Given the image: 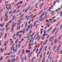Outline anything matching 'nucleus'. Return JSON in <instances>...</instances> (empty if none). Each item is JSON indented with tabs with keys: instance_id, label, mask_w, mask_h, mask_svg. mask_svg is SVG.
Instances as JSON below:
<instances>
[{
	"instance_id": "obj_1",
	"label": "nucleus",
	"mask_w": 62,
	"mask_h": 62,
	"mask_svg": "<svg viewBox=\"0 0 62 62\" xmlns=\"http://www.w3.org/2000/svg\"><path fill=\"white\" fill-rule=\"evenodd\" d=\"M16 23H17L16 22L14 23V22H13L11 23V25H12V27H14V26H16Z\"/></svg>"
},
{
	"instance_id": "obj_2",
	"label": "nucleus",
	"mask_w": 62,
	"mask_h": 62,
	"mask_svg": "<svg viewBox=\"0 0 62 62\" xmlns=\"http://www.w3.org/2000/svg\"><path fill=\"white\" fill-rule=\"evenodd\" d=\"M54 36L51 37L50 39H49V41H52L53 40V39H54Z\"/></svg>"
},
{
	"instance_id": "obj_3",
	"label": "nucleus",
	"mask_w": 62,
	"mask_h": 62,
	"mask_svg": "<svg viewBox=\"0 0 62 62\" xmlns=\"http://www.w3.org/2000/svg\"><path fill=\"white\" fill-rule=\"evenodd\" d=\"M8 16H6V17L5 18L4 21L5 22H6V21H7V20H8Z\"/></svg>"
},
{
	"instance_id": "obj_4",
	"label": "nucleus",
	"mask_w": 62,
	"mask_h": 62,
	"mask_svg": "<svg viewBox=\"0 0 62 62\" xmlns=\"http://www.w3.org/2000/svg\"><path fill=\"white\" fill-rule=\"evenodd\" d=\"M56 2H57V3L59 2V1L56 0V1H54L53 3V6H54V5H55Z\"/></svg>"
},
{
	"instance_id": "obj_5",
	"label": "nucleus",
	"mask_w": 62,
	"mask_h": 62,
	"mask_svg": "<svg viewBox=\"0 0 62 62\" xmlns=\"http://www.w3.org/2000/svg\"><path fill=\"white\" fill-rule=\"evenodd\" d=\"M44 5V3H42L39 5V8L40 9H41V6H43Z\"/></svg>"
},
{
	"instance_id": "obj_6",
	"label": "nucleus",
	"mask_w": 62,
	"mask_h": 62,
	"mask_svg": "<svg viewBox=\"0 0 62 62\" xmlns=\"http://www.w3.org/2000/svg\"><path fill=\"white\" fill-rule=\"evenodd\" d=\"M20 26H18L17 27V28L16 29V30H18H18H19L20 29Z\"/></svg>"
},
{
	"instance_id": "obj_7",
	"label": "nucleus",
	"mask_w": 62,
	"mask_h": 62,
	"mask_svg": "<svg viewBox=\"0 0 62 62\" xmlns=\"http://www.w3.org/2000/svg\"><path fill=\"white\" fill-rule=\"evenodd\" d=\"M20 2H21V1H19V2H18L17 3V8H19V6L18 5H19V4H20Z\"/></svg>"
},
{
	"instance_id": "obj_8",
	"label": "nucleus",
	"mask_w": 62,
	"mask_h": 62,
	"mask_svg": "<svg viewBox=\"0 0 62 62\" xmlns=\"http://www.w3.org/2000/svg\"><path fill=\"white\" fill-rule=\"evenodd\" d=\"M4 26V23H3L2 24L1 23L0 24V27H3Z\"/></svg>"
},
{
	"instance_id": "obj_9",
	"label": "nucleus",
	"mask_w": 62,
	"mask_h": 62,
	"mask_svg": "<svg viewBox=\"0 0 62 62\" xmlns=\"http://www.w3.org/2000/svg\"><path fill=\"white\" fill-rule=\"evenodd\" d=\"M30 26H31V25H29L28 28L27 29V30H26V31H27L28 30V29H29V28H30Z\"/></svg>"
},
{
	"instance_id": "obj_10",
	"label": "nucleus",
	"mask_w": 62,
	"mask_h": 62,
	"mask_svg": "<svg viewBox=\"0 0 62 62\" xmlns=\"http://www.w3.org/2000/svg\"><path fill=\"white\" fill-rule=\"evenodd\" d=\"M26 53L27 54V53H28H28H29V52H30V50H27L26 51Z\"/></svg>"
},
{
	"instance_id": "obj_11",
	"label": "nucleus",
	"mask_w": 62,
	"mask_h": 62,
	"mask_svg": "<svg viewBox=\"0 0 62 62\" xmlns=\"http://www.w3.org/2000/svg\"><path fill=\"white\" fill-rule=\"evenodd\" d=\"M51 53L50 52L49 54V55L48 57V59H49V58L50 57V56H51Z\"/></svg>"
},
{
	"instance_id": "obj_12",
	"label": "nucleus",
	"mask_w": 62,
	"mask_h": 62,
	"mask_svg": "<svg viewBox=\"0 0 62 62\" xmlns=\"http://www.w3.org/2000/svg\"><path fill=\"white\" fill-rule=\"evenodd\" d=\"M14 61H15V58H13L12 60V61L11 62H13Z\"/></svg>"
},
{
	"instance_id": "obj_13",
	"label": "nucleus",
	"mask_w": 62,
	"mask_h": 62,
	"mask_svg": "<svg viewBox=\"0 0 62 62\" xmlns=\"http://www.w3.org/2000/svg\"><path fill=\"white\" fill-rule=\"evenodd\" d=\"M1 58H0V61H1L3 59V57L2 56H1Z\"/></svg>"
},
{
	"instance_id": "obj_14",
	"label": "nucleus",
	"mask_w": 62,
	"mask_h": 62,
	"mask_svg": "<svg viewBox=\"0 0 62 62\" xmlns=\"http://www.w3.org/2000/svg\"><path fill=\"white\" fill-rule=\"evenodd\" d=\"M9 24V23H8L7 24L6 26V28H8V25Z\"/></svg>"
},
{
	"instance_id": "obj_15",
	"label": "nucleus",
	"mask_w": 62,
	"mask_h": 62,
	"mask_svg": "<svg viewBox=\"0 0 62 62\" xmlns=\"http://www.w3.org/2000/svg\"><path fill=\"white\" fill-rule=\"evenodd\" d=\"M17 48H16L15 50H14V51L15 53H16V52H17Z\"/></svg>"
},
{
	"instance_id": "obj_16",
	"label": "nucleus",
	"mask_w": 62,
	"mask_h": 62,
	"mask_svg": "<svg viewBox=\"0 0 62 62\" xmlns=\"http://www.w3.org/2000/svg\"><path fill=\"white\" fill-rule=\"evenodd\" d=\"M30 25H31V29L32 28V27H33V24H32L31 23Z\"/></svg>"
},
{
	"instance_id": "obj_17",
	"label": "nucleus",
	"mask_w": 62,
	"mask_h": 62,
	"mask_svg": "<svg viewBox=\"0 0 62 62\" xmlns=\"http://www.w3.org/2000/svg\"><path fill=\"white\" fill-rule=\"evenodd\" d=\"M21 50H19L18 53L17 54H20L21 53Z\"/></svg>"
},
{
	"instance_id": "obj_18",
	"label": "nucleus",
	"mask_w": 62,
	"mask_h": 62,
	"mask_svg": "<svg viewBox=\"0 0 62 62\" xmlns=\"http://www.w3.org/2000/svg\"><path fill=\"white\" fill-rule=\"evenodd\" d=\"M31 34V31H30V32H29L28 34V35L29 36V35Z\"/></svg>"
},
{
	"instance_id": "obj_19",
	"label": "nucleus",
	"mask_w": 62,
	"mask_h": 62,
	"mask_svg": "<svg viewBox=\"0 0 62 62\" xmlns=\"http://www.w3.org/2000/svg\"><path fill=\"white\" fill-rule=\"evenodd\" d=\"M9 27H8V28H7L6 30V31H7L8 30H9Z\"/></svg>"
},
{
	"instance_id": "obj_20",
	"label": "nucleus",
	"mask_w": 62,
	"mask_h": 62,
	"mask_svg": "<svg viewBox=\"0 0 62 62\" xmlns=\"http://www.w3.org/2000/svg\"><path fill=\"white\" fill-rule=\"evenodd\" d=\"M4 31H3V32H2L1 34H0V35H1V36H3V34H4Z\"/></svg>"
},
{
	"instance_id": "obj_21",
	"label": "nucleus",
	"mask_w": 62,
	"mask_h": 62,
	"mask_svg": "<svg viewBox=\"0 0 62 62\" xmlns=\"http://www.w3.org/2000/svg\"><path fill=\"white\" fill-rule=\"evenodd\" d=\"M38 4H39L37 3V4H36L35 5V7H36V8H38V6H37V5H38Z\"/></svg>"
},
{
	"instance_id": "obj_22",
	"label": "nucleus",
	"mask_w": 62,
	"mask_h": 62,
	"mask_svg": "<svg viewBox=\"0 0 62 62\" xmlns=\"http://www.w3.org/2000/svg\"><path fill=\"white\" fill-rule=\"evenodd\" d=\"M21 21H19V23L18 24V25H20V24H21Z\"/></svg>"
},
{
	"instance_id": "obj_23",
	"label": "nucleus",
	"mask_w": 62,
	"mask_h": 62,
	"mask_svg": "<svg viewBox=\"0 0 62 62\" xmlns=\"http://www.w3.org/2000/svg\"><path fill=\"white\" fill-rule=\"evenodd\" d=\"M31 43H29L28 45L29 47H30L31 46Z\"/></svg>"
},
{
	"instance_id": "obj_24",
	"label": "nucleus",
	"mask_w": 62,
	"mask_h": 62,
	"mask_svg": "<svg viewBox=\"0 0 62 62\" xmlns=\"http://www.w3.org/2000/svg\"><path fill=\"white\" fill-rule=\"evenodd\" d=\"M23 18H22L21 19H19V20H18V21H21V20H23Z\"/></svg>"
},
{
	"instance_id": "obj_25",
	"label": "nucleus",
	"mask_w": 62,
	"mask_h": 62,
	"mask_svg": "<svg viewBox=\"0 0 62 62\" xmlns=\"http://www.w3.org/2000/svg\"><path fill=\"white\" fill-rule=\"evenodd\" d=\"M15 16H13V21H14V18H15Z\"/></svg>"
},
{
	"instance_id": "obj_26",
	"label": "nucleus",
	"mask_w": 62,
	"mask_h": 62,
	"mask_svg": "<svg viewBox=\"0 0 62 62\" xmlns=\"http://www.w3.org/2000/svg\"><path fill=\"white\" fill-rule=\"evenodd\" d=\"M16 10H14L13 12H12V13H15V12H16Z\"/></svg>"
},
{
	"instance_id": "obj_27",
	"label": "nucleus",
	"mask_w": 62,
	"mask_h": 62,
	"mask_svg": "<svg viewBox=\"0 0 62 62\" xmlns=\"http://www.w3.org/2000/svg\"><path fill=\"white\" fill-rule=\"evenodd\" d=\"M30 8V6H28V8H27V9H29Z\"/></svg>"
},
{
	"instance_id": "obj_28",
	"label": "nucleus",
	"mask_w": 62,
	"mask_h": 62,
	"mask_svg": "<svg viewBox=\"0 0 62 62\" xmlns=\"http://www.w3.org/2000/svg\"><path fill=\"white\" fill-rule=\"evenodd\" d=\"M62 12H61L60 14V16H62Z\"/></svg>"
},
{
	"instance_id": "obj_29",
	"label": "nucleus",
	"mask_w": 62,
	"mask_h": 62,
	"mask_svg": "<svg viewBox=\"0 0 62 62\" xmlns=\"http://www.w3.org/2000/svg\"><path fill=\"white\" fill-rule=\"evenodd\" d=\"M26 3L23 6V7H25L26 6Z\"/></svg>"
},
{
	"instance_id": "obj_30",
	"label": "nucleus",
	"mask_w": 62,
	"mask_h": 62,
	"mask_svg": "<svg viewBox=\"0 0 62 62\" xmlns=\"http://www.w3.org/2000/svg\"><path fill=\"white\" fill-rule=\"evenodd\" d=\"M51 12L52 13H54V11H51Z\"/></svg>"
},
{
	"instance_id": "obj_31",
	"label": "nucleus",
	"mask_w": 62,
	"mask_h": 62,
	"mask_svg": "<svg viewBox=\"0 0 62 62\" xmlns=\"http://www.w3.org/2000/svg\"><path fill=\"white\" fill-rule=\"evenodd\" d=\"M28 10V9H27L24 12V13H26L27 11V10Z\"/></svg>"
},
{
	"instance_id": "obj_32",
	"label": "nucleus",
	"mask_w": 62,
	"mask_h": 62,
	"mask_svg": "<svg viewBox=\"0 0 62 62\" xmlns=\"http://www.w3.org/2000/svg\"><path fill=\"white\" fill-rule=\"evenodd\" d=\"M25 26H26V27H27V22L26 23Z\"/></svg>"
},
{
	"instance_id": "obj_33",
	"label": "nucleus",
	"mask_w": 62,
	"mask_h": 62,
	"mask_svg": "<svg viewBox=\"0 0 62 62\" xmlns=\"http://www.w3.org/2000/svg\"><path fill=\"white\" fill-rule=\"evenodd\" d=\"M32 53H33L32 52H30V53H29L28 55H30V54H32Z\"/></svg>"
},
{
	"instance_id": "obj_34",
	"label": "nucleus",
	"mask_w": 62,
	"mask_h": 62,
	"mask_svg": "<svg viewBox=\"0 0 62 62\" xmlns=\"http://www.w3.org/2000/svg\"><path fill=\"white\" fill-rule=\"evenodd\" d=\"M12 11H13V10H11V11L9 13V14H10V13H12Z\"/></svg>"
},
{
	"instance_id": "obj_35",
	"label": "nucleus",
	"mask_w": 62,
	"mask_h": 62,
	"mask_svg": "<svg viewBox=\"0 0 62 62\" xmlns=\"http://www.w3.org/2000/svg\"><path fill=\"white\" fill-rule=\"evenodd\" d=\"M22 62H23V58H22Z\"/></svg>"
},
{
	"instance_id": "obj_36",
	"label": "nucleus",
	"mask_w": 62,
	"mask_h": 62,
	"mask_svg": "<svg viewBox=\"0 0 62 62\" xmlns=\"http://www.w3.org/2000/svg\"><path fill=\"white\" fill-rule=\"evenodd\" d=\"M18 42V40H16V42H15V43L16 44H17V43Z\"/></svg>"
},
{
	"instance_id": "obj_37",
	"label": "nucleus",
	"mask_w": 62,
	"mask_h": 62,
	"mask_svg": "<svg viewBox=\"0 0 62 62\" xmlns=\"http://www.w3.org/2000/svg\"><path fill=\"white\" fill-rule=\"evenodd\" d=\"M20 32H23V34H24V33H25V31H20Z\"/></svg>"
},
{
	"instance_id": "obj_38",
	"label": "nucleus",
	"mask_w": 62,
	"mask_h": 62,
	"mask_svg": "<svg viewBox=\"0 0 62 62\" xmlns=\"http://www.w3.org/2000/svg\"><path fill=\"white\" fill-rule=\"evenodd\" d=\"M57 33H58V31H56L55 34V35H56L57 34Z\"/></svg>"
},
{
	"instance_id": "obj_39",
	"label": "nucleus",
	"mask_w": 62,
	"mask_h": 62,
	"mask_svg": "<svg viewBox=\"0 0 62 62\" xmlns=\"http://www.w3.org/2000/svg\"><path fill=\"white\" fill-rule=\"evenodd\" d=\"M3 10V9H1L0 11V13H1L2 12V11Z\"/></svg>"
},
{
	"instance_id": "obj_40",
	"label": "nucleus",
	"mask_w": 62,
	"mask_h": 62,
	"mask_svg": "<svg viewBox=\"0 0 62 62\" xmlns=\"http://www.w3.org/2000/svg\"><path fill=\"white\" fill-rule=\"evenodd\" d=\"M56 47V46H54V48H53L54 51V50H55V48Z\"/></svg>"
},
{
	"instance_id": "obj_41",
	"label": "nucleus",
	"mask_w": 62,
	"mask_h": 62,
	"mask_svg": "<svg viewBox=\"0 0 62 62\" xmlns=\"http://www.w3.org/2000/svg\"><path fill=\"white\" fill-rule=\"evenodd\" d=\"M43 41H42L40 42L41 45L42 44V43H43Z\"/></svg>"
},
{
	"instance_id": "obj_42",
	"label": "nucleus",
	"mask_w": 62,
	"mask_h": 62,
	"mask_svg": "<svg viewBox=\"0 0 62 62\" xmlns=\"http://www.w3.org/2000/svg\"><path fill=\"white\" fill-rule=\"evenodd\" d=\"M53 44H54V43H53V41H52L51 43V45H53Z\"/></svg>"
},
{
	"instance_id": "obj_43",
	"label": "nucleus",
	"mask_w": 62,
	"mask_h": 62,
	"mask_svg": "<svg viewBox=\"0 0 62 62\" xmlns=\"http://www.w3.org/2000/svg\"><path fill=\"white\" fill-rule=\"evenodd\" d=\"M26 29L24 28L23 29V31H25V30Z\"/></svg>"
},
{
	"instance_id": "obj_44",
	"label": "nucleus",
	"mask_w": 62,
	"mask_h": 62,
	"mask_svg": "<svg viewBox=\"0 0 62 62\" xmlns=\"http://www.w3.org/2000/svg\"><path fill=\"white\" fill-rule=\"evenodd\" d=\"M36 58V57H33V58L32 59V60H33V59H35Z\"/></svg>"
},
{
	"instance_id": "obj_45",
	"label": "nucleus",
	"mask_w": 62,
	"mask_h": 62,
	"mask_svg": "<svg viewBox=\"0 0 62 62\" xmlns=\"http://www.w3.org/2000/svg\"><path fill=\"white\" fill-rule=\"evenodd\" d=\"M39 17L40 18V19L42 18V16L41 15L39 16Z\"/></svg>"
},
{
	"instance_id": "obj_46",
	"label": "nucleus",
	"mask_w": 62,
	"mask_h": 62,
	"mask_svg": "<svg viewBox=\"0 0 62 62\" xmlns=\"http://www.w3.org/2000/svg\"><path fill=\"white\" fill-rule=\"evenodd\" d=\"M36 23L35 22L34 23V24L33 25L34 26H36Z\"/></svg>"
},
{
	"instance_id": "obj_47",
	"label": "nucleus",
	"mask_w": 62,
	"mask_h": 62,
	"mask_svg": "<svg viewBox=\"0 0 62 62\" xmlns=\"http://www.w3.org/2000/svg\"><path fill=\"white\" fill-rule=\"evenodd\" d=\"M45 12H44L43 14H42L41 15L42 16H43V15H44V14H45Z\"/></svg>"
},
{
	"instance_id": "obj_48",
	"label": "nucleus",
	"mask_w": 62,
	"mask_h": 62,
	"mask_svg": "<svg viewBox=\"0 0 62 62\" xmlns=\"http://www.w3.org/2000/svg\"><path fill=\"white\" fill-rule=\"evenodd\" d=\"M12 20H11L9 22V23H10L11 22H12Z\"/></svg>"
},
{
	"instance_id": "obj_49",
	"label": "nucleus",
	"mask_w": 62,
	"mask_h": 62,
	"mask_svg": "<svg viewBox=\"0 0 62 62\" xmlns=\"http://www.w3.org/2000/svg\"><path fill=\"white\" fill-rule=\"evenodd\" d=\"M30 22H31V20H30L28 22V24H29L30 23H31Z\"/></svg>"
},
{
	"instance_id": "obj_50",
	"label": "nucleus",
	"mask_w": 62,
	"mask_h": 62,
	"mask_svg": "<svg viewBox=\"0 0 62 62\" xmlns=\"http://www.w3.org/2000/svg\"><path fill=\"white\" fill-rule=\"evenodd\" d=\"M4 51V49H2L1 50V53H3Z\"/></svg>"
},
{
	"instance_id": "obj_51",
	"label": "nucleus",
	"mask_w": 62,
	"mask_h": 62,
	"mask_svg": "<svg viewBox=\"0 0 62 62\" xmlns=\"http://www.w3.org/2000/svg\"><path fill=\"white\" fill-rule=\"evenodd\" d=\"M59 24V22H58L57 24L56 25V26H57V25H58Z\"/></svg>"
},
{
	"instance_id": "obj_52",
	"label": "nucleus",
	"mask_w": 62,
	"mask_h": 62,
	"mask_svg": "<svg viewBox=\"0 0 62 62\" xmlns=\"http://www.w3.org/2000/svg\"><path fill=\"white\" fill-rule=\"evenodd\" d=\"M34 34H35V32H33L32 33V35L31 36H33V35H34Z\"/></svg>"
},
{
	"instance_id": "obj_53",
	"label": "nucleus",
	"mask_w": 62,
	"mask_h": 62,
	"mask_svg": "<svg viewBox=\"0 0 62 62\" xmlns=\"http://www.w3.org/2000/svg\"><path fill=\"white\" fill-rule=\"evenodd\" d=\"M56 30V28H55L54 30L53 31H55V30Z\"/></svg>"
},
{
	"instance_id": "obj_54",
	"label": "nucleus",
	"mask_w": 62,
	"mask_h": 62,
	"mask_svg": "<svg viewBox=\"0 0 62 62\" xmlns=\"http://www.w3.org/2000/svg\"><path fill=\"white\" fill-rule=\"evenodd\" d=\"M14 44H13V45H12V47H13L14 46V45H15Z\"/></svg>"
},
{
	"instance_id": "obj_55",
	"label": "nucleus",
	"mask_w": 62,
	"mask_h": 62,
	"mask_svg": "<svg viewBox=\"0 0 62 62\" xmlns=\"http://www.w3.org/2000/svg\"><path fill=\"white\" fill-rule=\"evenodd\" d=\"M50 35H48L46 38V39H48Z\"/></svg>"
},
{
	"instance_id": "obj_56",
	"label": "nucleus",
	"mask_w": 62,
	"mask_h": 62,
	"mask_svg": "<svg viewBox=\"0 0 62 62\" xmlns=\"http://www.w3.org/2000/svg\"><path fill=\"white\" fill-rule=\"evenodd\" d=\"M40 58H42V54H41L40 55Z\"/></svg>"
},
{
	"instance_id": "obj_57",
	"label": "nucleus",
	"mask_w": 62,
	"mask_h": 62,
	"mask_svg": "<svg viewBox=\"0 0 62 62\" xmlns=\"http://www.w3.org/2000/svg\"><path fill=\"white\" fill-rule=\"evenodd\" d=\"M48 11H49V12H50V11H51V10L50 9H48Z\"/></svg>"
},
{
	"instance_id": "obj_58",
	"label": "nucleus",
	"mask_w": 62,
	"mask_h": 62,
	"mask_svg": "<svg viewBox=\"0 0 62 62\" xmlns=\"http://www.w3.org/2000/svg\"><path fill=\"white\" fill-rule=\"evenodd\" d=\"M36 50V48H34L33 50V52H34L35 51V50Z\"/></svg>"
},
{
	"instance_id": "obj_59",
	"label": "nucleus",
	"mask_w": 62,
	"mask_h": 62,
	"mask_svg": "<svg viewBox=\"0 0 62 62\" xmlns=\"http://www.w3.org/2000/svg\"><path fill=\"white\" fill-rule=\"evenodd\" d=\"M46 22V23H48V22H49V20H47Z\"/></svg>"
},
{
	"instance_id": "obj_60",
	"label": "nucleus",
	"mask_w": 62,
	"mask_h": 62,
	"mask_svg": "<svg viewBox=\"0 0 62 62\" xmlns=\"http://www.w3.org/2000/svg\"><path fill=\"white\" fill-rule=\"evenodd\" d=\"M59 30V28H58L56 30V31H58V30Z\"/></svg>"
},
{
	"instance_id": "obj_61",
	"label": "nucleus",
	"mask_w": 62,
	"mask_h": 62,
	"mask_svg": "<svg viewBox=\"0 0 62 62\" xmlns=\"http://www.w3.org/2000/svg\"><path fill=\"white\" fill-rule=\"evenodd\" d=\"M4 30H5V28H4L3 29H2L1 30V31H4Z\"/></svg>"
},
{
	"instance_id": "obj_62",
	"label": "nucleus",
	"mask_w": 62,
	"mask_h": 62,
	"mask_svg": "<svg viewBox=\"0 0 62 62\" xmlns=\"http://www.w3.org/2000/svg\"><path fill=\"white\" fill-rule=\"evenodd\" d=\"M20 46H21V45H20L19 44L18 46V47H19V48H20Z\"/></svg>"
},
{
	"instance_id": "obj_63",
	"label": "nucleus",
	"mask_w": 62,
	"mask_h": 62,
	"mask_svg": "<svg viewBox=\"0 0 62 62\" xmlns=\"http://www.w3.org/2000/svg\"><path fill=\"white\" fill-rule=\"evenodd\" d=\"M15 34H14L13 35V38H14V37H15Z\"/></svg>"
},
{
	"instance_id": "obj_64",
	"label": "nucleus",
	"mask_w": 62,
	"mask_h": 62,
	"mask_svg": "<svg viewBox=\"0 0 62 62\" xmlns=\"http://www.w3.org/2000/svg\"><path fill=\"white\" fill-rule=\"evenodd\" d=\"M8 62H9L10 61V60H9V59H8Z\"/></svg>"
}]
</instances>
